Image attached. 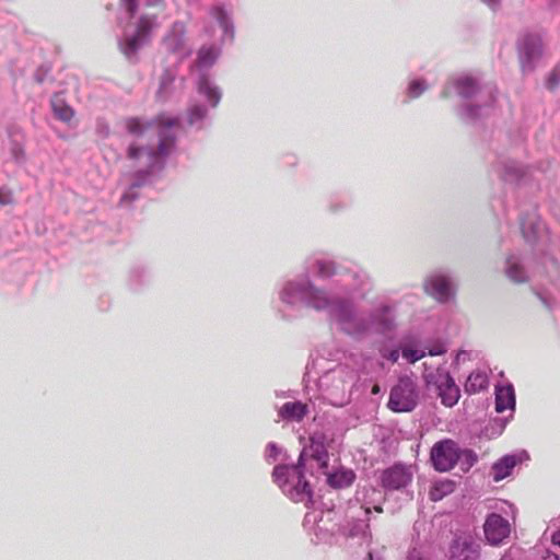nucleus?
I'll return each instance as SVG.
<instances>
[{
	"mask_svg": "<svg viewBox=\"0 0 560 560\" xmlns=\"http://www.w3.org/2000/svg\"><path fill=\"white\" fill-rule=\"evenodd\" d=\"M425 291L440 302L451 298L452 288L450 281L443 276H433L424 284Z\"/></svg>",
	"mask_w": 560,
	"mask_h": 560,
	"instance_id": "obj_12",
	"label": "nucleus"
},
{
	"mask_svg": "<svg viewBox=\"0 0 560 560\" xmlns=\"http://www.w3.org/2000/svg\"><path fill=\"white\" fill-rule=\"evenodd\" d=\"M50 105L55 117L63 122H70L74 117L73 108L59 94L51 97Z\"/></svg>",
	"mask_w": 560,
	"mask_h": 560,
	"instance_id": "obj_17",
	"label": "nucleus"
},
{
	"mask_svg": "<svg viewBox=\"0 0 560 560\" xmlns=\"http://www.w3.org/2000/svg\"><path fill=\"white\" fill-rule=\"evenodd\" d=\"M121 2L131 16L139 14L136 33L121 44L122 52L131 57L145 43L151 32L160 26L158 16L165 10L166 2L165 0H121Z\"/></svg>",
	"mask_w": 560,
	"mask_h": 560,
	"instance_id": "obj_1",
	"label": "nucleus"
},
{
	"mask_svg": "<svg viewBox=\"0 0 560 560\" xmlns=\"http://www.w3.org/2000/svg\"><path fill=\"white\" fill-rule=\"evenodd\" d=\"M488 385V375L481 371H474L469 374L465 383V390L469 394H476L487 389Z\"/></svg>",
	"mask_w": 560,
	"mask_h": 560,
	"instance_id": "obj_19",
	"label": "nucleus"
},
{
	"mask_svg": "<svg viewBox=\"0 0 560 560\" xmlns=\"http://www.w3.org/2000/svg\"><path fill=\"white\" fill-rule=\"evenodd\" d=\"M425 90V85L422 81H413L409 85V95L411 97H418Z\"/></svg>",
	"mask_w": 560,
	"mask_h": 560,
	"instance_id": "obj_31",
	"label": "nucleus"
},
{
	"mask_svg": "<svg viewBox=\"0 0 560 560\" xmlns=\"http://www.w3.org/2000/svg\"><path fill=\"white\" fill-rule=\"evenodd\" d=\"M497 0H487V2L492 5Z\"/></svg>",
	"mask_w": 560,
	"mask_h": 560,
	"instance_id": "obj_40",
	"label": "nucleus"
},
{
	"mask_svg": "<svg viewBox=\"0 0 560 560\" xmlns=\"http://www.w3.org/2000/svg\"><path fill=\"white\" fill-rule=\"evenodd\" d=\"M515 406V394L511 385L498 387L495 390V410L503 412Z\"/></svg>",
	"mask_w": 560,
	"mask_h": 560,
	"instance_id": "obj_16",
	"label": "nucleus"
},
{
	"mask_svg": "<svg viewBox=\"0 0 560 560\" xmlns=\"http://www.w3.org/2000/svg\"><path fill=\"white\" fill-rule=\"evenodd\" d=\"M518 462L515 455H506L500 458L492 466L493 480L498 482L510 476Z\"/></svg>",
	"mask_w": 560,
	"mask_h": 560,
	"instance_id": "obj_15",
	"label": "nucleus"
},
{
	"mask_svg": "<svg viewBox=\"0 0 560 560\" xmlns=\"http://www.w3.org/2000/svg\"><path fill=\"white\" fill-rule=\"evenodd\" d=\"M305 456H310L318 462L322 469L328 467V452L324 443L316 438H311L310 445L301 453L298 464L304 466Z\"/></svg>",
	"mask_w": 560,
	"mask_h": 560,
	"instance_id": "obj_11",
	"label": "nucleus"
},
{
	"mask_svg": "<svg viewBox=\"0 0 560 560\" xmlns=\"http://www.w3.org/2000/svg\"><path fill=\"white\" fill-rule=\"evenodd\" d=\"M339 316H340V319H342V320L346 319V316L343 314H340Z\"/></svg>",
	"mask_w": 560,
	"mask_h": 560,
	"instance_id": "obj_41",
	"label": "nucleus"
},
{
	"mask_svg": "<svg viewBox=\"0 0 560 560\" xmlns=\"http://www.w3.org/2000/svg\"><path fill=\"white\" fill-rule=\"evenodd\" d=\"M207 115V109L201 105H195L189 110V124L192 125L198 120H201Z\"/></svg>",
	"mask_w": 560,
	"mask_h": 560,
	"instance_id": "obj_27",
	"label": "nucleus"
},
{
	"mask_svg": "<svg viewBox=\"0 0 560 560\" xmlns=\"http://www.w3.org/2000/svg\"><path fill=\"white\" fill-rule=\"evenodd\" d=\"M508 276L514 282H524L526 280L524 270L517 264H511L509 266Z\"/></svg>",
	"mask_w": 560,
	"mask_h": 560,
	"instance_id": "obj_26",
	"label": "nucleus"
},
{
	"mask_svg": "<svg viewBox=\"0 0 560 560\" xmlns=\"http://www.w3.org/2000/svg\"><path fill=\"white\" fill-rule=\"evenodd\" d=\"M302 465L276 466L272 472L273 481L282 489L283 493L295 502L310 500L312 489L302 472Z\"/></svg>",
	"mask_w": 560,
	"mask_h": 560,
	"instance_id": "obj_4",
	"label": "nucleus"
},
{
	"mask_svg": "<svg viewBox=\"0 0 560 560\" xmlns=\"http://www.w3.org/2000/svg\"><path fill=\"white\" fill-rule=\"evenodd\" d=\"M433 467L438 471H448L457 463L464 471L469 470L477 462V456L469 450H460L456 442L445 439L436 442L430 454Z\"/></svg>",
	"mask_w": 560,
	"mask_h": 560,
	"instance_id": "obj_3",
	"label": "nucleus"
},
{
	"mask_svg": "<svg viewBox=\"0 0 560 560\" xmlns=\"http://www.w3.org/2000/svg\"><path fill=\"white\" fill-rule=\"evenodd\" d=\"M125 126L129 133L140 136L144 132L145 129L152 126V122L143 124L139 118L131 117L126 119Z\"/></svg>",
	"mask_w": 560,
	"mask_h": 560,
	"instance_id": "obj_23",
	"label": "nucleus"
},
{
	"mask_svg": "<svg viewBox=\"0 0 560 560\" xmlns=\"http://www.w3.org/2000/svg\"><path fill=\"white\" fill-rule=\"evenodd\" d=\"M412 479L411 472L401 465L386 469L382 475V485L387 489L397 490L406 487Z\"/></svg>",
	"mask_w": 560,
	"mask_h": 560,
	"instance_id": "obj_10",
	"label": "nucleus"
},
{
	"mask_svg": "<svg viewBox=\"0 0 560 560\" xmlns=\"http://www.w3.org/2000/svg\"><path fill=\"white\" fill-rule=\"evenodd\" d=\"M319 273L325 277L330 276L332 273V271L330 270V266L320 262L319 264Z\"/></svg>",
	"mask_w": 560,
	"mask_h": 560,
	"instance_id": "obj_35",
	"label": "nucleus"
},
{
	"mask_svg": "<svg viewBox=\"0 0 560 560\" xmlns=\"http://www.w3.org/2000/svg\"><path fill=\"white\" fill-rule=\"evenodd\" d=\"M217 58V52L213 47H202L198 51V62L200 66L209 67Z\"/></svg>",
	"mask_w": 560,
	"mask_h": 560,
	"instance_id": "obj_24",
	"label": "nucleus"
},
{
	"mask_svg": "<svg viewBox=\"0 0 560 560\" xmlns=\"http://www.w3.org/2000/svg\"><path fill=\"white\" fill-rule=\"evenodd\" d=\"M355 479V474L351 469L341 468L327 476L329 486L336 489L350 487Z\"/></svg>",
	"mask_w": 560,
	"mask_h": 560,
	"instance_id": "obj_18",
	"label": "nucleus"
},
{
	"mask_svg": "<svg viewBox=\"0 0 560 560\" xmlns=\"http://www.w3.org/2000/svg\"><path fill=\"white\" fill-rule=\"evenodd\" d=\"M402 357L409 362L415 363L424 357V352L413 349H405L402 351Z\"/></svg>",
	"mask_w": 560,
	"mask_h": 560,
	"instance_id": "obj_30",
	"label": "nucleus"
},
{
	"mask_svg": "<svg viewBox=\"0 0 560 560\" xmlns=\"http://www.w3.org/2000/svg\"><path fill=\"white\" fill-rule=\"evenodd\" d=\"M439 395L442 404L446 407H453L457 404L460 393L459 388L455 384L454 380L446 375L443 381L439 384Z\"/></svg>",
	"mask_w": 560,
	"mask_h": 560,
	"instance_id": "obj_13",
	"label": "nucleus"
},
{
	"mask_svg": "<svg viewBox=\"0 0 560 560\" xmlns=\"http://www.w3.org/2000/svg\"><path fill=\"white\" fill-rule=\"evenodd\" d=\"M308 412L306 404L288 401L279 409V417L287 421L300 422Z\"/></svg>",
	"mask_w": 560,
	"mask_h": 560,
	"instance_id": "obj_14",
	"label": "nucleus"
},
{
	"mask_svg": "<svg viewBox=\"0 0 560 560\" xmlns=\"http://www.w3.org/2000/svg\"><path fill=\"white\" fill-rule=\"evenodd\" d=\"M378 393H380V386H378V385H374V386L372 387V394L376 395V394H378Z\"/></svg>",
	"mask_w": 560,
	"mask_h": 560,
	"instance_id": "obj_38",
	"label": "nucleus"
},
{
	"mask_svg": "<svg viewBox=\"0 0 560 560\" xmlns=\"http://www.w3.org/2000/svg\"><path fill=\"white\" fill-rule=\"evenodd\" d=\"M153 122L159 129L160 142L158 149L149 150L131 144L127 151V156L130 160H139L142 155L148 158L145 171L138 173L143 176L152 173L153 170L161 164L162 160L172 152L175 144V138L174 136L166 133V130L179 126V119L167 114H160Z\"/></svg>",
	"mask_w": 560,
	"mask_h": 560,
	"instance_id": "obj_2",
	"label": "nucleus"
},
{
	"mask_svg": "<svg viewBox=\"0 0 560 560\" xmlns=\"http://www.w3.org/2000/svg\"><path fill=\"white\" fill-rule=\"evenodd\" d=\"M458 93L463 96H470L476 90V82L471 78H463L457 81Z\"/></svg>",
	"mask_w": 560,
	"mask_h": 560,
	"instance_id": "obj_25",
	"label": "nucleus"
},
{
	"mask_svg": "<svg viewBox=\"0 0 560 560\" xmlns=\"http://www.w3.org/2000/svg\"><path fill=\"white\" fill-rule=\"evenodd\" d=\"M266 452H267V457L271 458L275 462L278 457L279 448L277 447L276 444L270 443L267 445Z\"/></svg>",
	"mask_w": 560,
	"mask_h": 560,
	"instance_id": "obj_34",
	"label": "nucleus"
},
{
	"mask_svg": "<svg viewBox=\"0 0 560 560\" xmlns=\"http://www.w3.org/2000/svg\"><path fill=\"white\" fill-rule=\"evenodd\" d=\"M13 201V197L10 190H0V205L5 206L10 205Z\"/></svg>",
	"mask_w": 560,
	"mask_h": 560,
	"instance_id": "obj_33",
	"label": "nucleus"
},
{
	"mask_svg": "<svg viewBox=\"0 0 560 560\" xmlns=\"http://www.w3.org/2000/svg\"><path fill=\"white\" fill-rule=\"evenodd\" d=\"M374 510H375L376 512H378V513H382V512H383L382 506H375V508H374Z\"/></svg>",
	"mask_w": 560,
	"mask_h": 560,
	"instance_id": "obj_39",
	"label": "nucleus"
},
{
	"mask_svg": "<svg viewBox=\"0 0 560 560\" xmlns=\"http://www.w3.org/2000/svg\"><path fill=\"white\" fill-rule=\"evenodd\" d=\"M213 16L217 19L219 25L223 28L224 34L232 39L234 37V32L226 12L222 8H215L213 10Z\"/></svg>",
	"mask_w": 560,
	"mask_h": 560,
	"instance_id": "obj_22",
	"label": "nucleus"
},
{
	"mask_svg": "<svg viewBox=\"0 0 560 560\" xmlns=\"http://www.w3.org/2000/svg\"><path fill=\"white\" fill-rule=\"evenodd\" d=\"M483 533L491 546H499L510 536L511 526L503 516L492 513L486 518Z\"/></svg>",
	"mask_w": 560,
	"mask_h": 560,
	"instance_id": "obj_6",
	"label": "nucleus"
},
{
	"mask_svg": "<svg viewBox=\"0 0 560 560\" xmlns=\"http://www.w3.org/2000/svg\"><path fill=\"white\" fill-rule=\"evenodd\" d=\"M199 92L203 94L212 106H217L220 102L221 94L217 88L212 86L206 75L199 80Z\"/></svg>",
	"mask_w": 560,
	"mask_h": 560,
	"instance_id": "obj_21",
	"label": "nucleus"
},
{
	"mask_svg": "<svg viewBox=\"0 0 560 560\" xmlns=\"http://www.w3.org/2000/svg\"><path fill=\"white\" fill-rule=\"evenodd\" d=\"M455 490V482L451 479H440L433 482L429 497L436 502L451 494Z\"/></svg>",
	"mask_w": 560,
	"mask_h": 560,
	"instance_id": "obj_20",
	"label": "nucleus"
},
{
	"mask_svg": "<svg viewBox=\"0 0 560 560\" xmlns=\"http://www.w3.org/2000/svg\"><path fill=\"white\" fill-rule=\"evenodd\" d=\"M545 560H560L557 555H549L545 558Z\"/></svg>",
	"mask_w": 560,
	"mask_h": 560,
	"instance_id": "obj_37",
	"label": "nucleus"
},
{
	"mask_svg": "<svg viewBox=\"0 0 560 560\" xmlns=\"http://www.w3.org/2000/svg\"><path fill=\"white\" fill-rule=\"evenodd\" d=\"M542 55V43L538 35H525L520 44V61L524 72L535 68V61Z\"/></svg>",
	"mask_w": 560,
	"mask_h": 560,
	"instance_id": "obj_7",
	"label": "nucleus"
},
{
	"mask_svg": "<svg viewBox=\"0 0 560 560\" xmlns=\"http://www.w3.org/2000/svg\"><path fill=\"white\" fill-rule=\"evenodd\" d=\"M417 393L415 384L408 378H401L396 386L392 388L388 407L395 412L411 411L417 405Z\"/></svg>",
	"mask_w": 560,
	"mask_h": 560,
	"instance_id": "obj_5",
	"label": "nucleus"
},
{
	"mask_svg": "<svg viewBox=\"0 0 560 560\" xmlns=\"http://www.w3.org/2000/svg\"><path fill=\"white\" fill-rule=\"evenodd\" d=\"M443 352H444V350H442V349H431L429 351V354L430 355H439V354H442Z\"/></svg>",
	"mask_w": 560,
	"mask_h": 560,
	"instance_id": "obj_36",
	"label": "nucleus"
},
{
	"mask_svg": "<svg viewBox=\"0 0 560 560\" xmlns=\"http://www.w3.org/2000/svg\"><path fill=\"white\" fill-rule=\"evenodd\" d=\"M140 187V184L139 183H136L133 184L128 191H126L121 198H120V203L124 205V203H130L132 202L135 199H137L138 195L136 192V189Z\"/></svg>",
	"mask_w": 560,
	"mask_h": 560,
	"instance_id": "obj_29",
	"label": "nucleus"
},
{
	"mask_svg": "<svg viewBox=\"0 0 560 560\" xmlns=\"http://www.w3.org/2000/svg\"><path fill=\"white\" fill-rule=\"evenodd\" d=\"M560 83V66H557L553 68V70L550 72L546 85L549 90L553 91L558 88Z\"/></svg>",
	"mask_w": 560,
	"mask_h": 560,
	"instance_id": "obj_28",
	"label": "nucleus"
},
{
	"mask_svg": "<svg viewBox=\"0 0 560 560\" xmlns=\"http://www.w3.org/2000/svg\"><path fill=\"white\" fill-rule=\"evenodd\" d=\"M328 304H329V302L324 293H320V296H315V299L313 301V306L316 310L325 308L326 306H328Z\"/></svg>",
	"mask_w": 560,
	"mask_h": 560,
	"instance_id": "obj_32",
	"label": "nucleus"
},
{
	"mask_svg": "<svg viewBox=\"0 0 560 560\" xmlns=\"http://www.w3.org/2000/svg\"><path fill=\"white\" fill-rule=\"evenodd\" d=\"M479 546L471 537H457L450 547V560H477Z\"/></svg>",
	"mask_w": 560,
	"mask_h": 560,
	"instance_id": "obj_9",
	"label": "nucleus"
},
{
	"mask_svg": "<svg viewBox=\"0 0 560 560\" xmlns=\"http://www.w3.org/2000/svg\"><path fill=\"white\" fill-rule=\"evenodd\" d=\"M185 35V24L182 22H175L163 39L166 50L180 57L189 56L191 54V49L187 45Z\"/></svg>",
	"mask_w": 560,
	"mask_h": 560,
	"instance_id": "obj_8",
	"label": "nucleus"
}]
</instances>
